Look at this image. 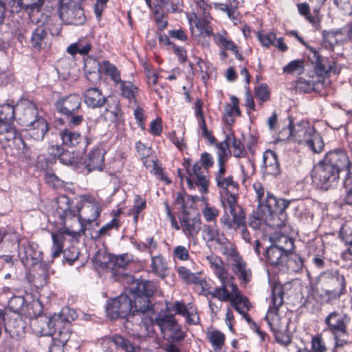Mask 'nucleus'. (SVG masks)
Segmentation results:
<instances>
[{"label":"nucleus","mask_w":352,"mask_h":352,"mask_svg":"<svg viewBox=\"0 0 352 352\" xmlns=\"http://www.w3.org/2000/svg\"><path fill=\"white\" fill-rule=\"evenodd\" d=\"M54 214L60 221H65L76 227L84 228L85 232V223H90L94 221L101 212V203L91 196L85 197V202L81 207L74 204L66 195L58 196L52 204Z\"/></svg>","instance_id":"f257e3e1"},{"label":"nucleus","mask_w":352,"mask_h":352,"mask_svg":"<svg viewBox=\"0 0 352 352\" xmlns=\"http://www.w3.org/2000/svg\"><path fill=\"white\" fill-rule=\"evenodd\" d=\"M126 284V292L132 298L133 313L150 312L153 307L150 298L156 291L155 284L150 280L137 279L133 276L126 275L123 280Z\"/></svg>","instance_id":"f03ea898"},{"label":"nucleus","mask_w":352,"mask_h":352,"mask_svg":"<svg viewBox=\"0 0 352 352\" xmlns=\"http://www.w3.org/2000/svg\"><path fill=\"white\" fill-rule=\"evenodd\" d=\"M285 131L289 133L290 140L305 144L314 153H320L323 150L324 142L321 135L309 122L301 121L292 125L290 121Z\"/></svg>","instance_id":"7ed1b4c3"},{"label":"nucleus","mask_w":352,"mask_h":352,"mask_svg":"<svg viewBox=\"0 0 352 352\" xmlns=\"http://www.w3.org/2000/svg\"><path fill=\"white\" fill-rule=\"evenodd\" d=\"M316 281L324 293L322 296L327 303L338 300L346 292V279L338 270L324 271L318 275Z\"/></svg>","instance_id":"20e7f679"},{"label":"nucleus","mask_w":352,"mask_h":352,"mask_svg":"<svg viewBox=\"0 0 352 352\" xmlns=\"http://www.w3.org/2000/svg\"><path fill=\"white\" fill-rule=\"evenodd\" d=\"M60 223L63 225V227L59 228L56 232L52 233V256L53 258L58 257L62 252L64 254V257L70 264H72L78 258V254L72 257L68 256L69 250H63V243L65 241V235L67 234L71 236L72 239H78L82 234H84V228L81 227V229L78 230L74 228V225L70 223H67L65 221H60Z\"/></svg>","instance_id":"39448f33"},{"label":"nucleus","mask_w":352,"mask_h":352,"mask_svg":"<svg viewBox=\"0 0 352 352\" xmlns=\"http://www.w3.org/2000/svg\"><path fill=\"white\" fill-rule=\"evenodd\" d=\"M285 292L281 285H276L272 287L271 294V302L265 320L272 331L288 328L289 320L286 318H280L278 314L279 308L283 305Z\"/></svg>","instance_id":"423d86ee"},{"label":"nucleus","mask_w":352,"mask_h":352,"mask_svg":"<svg viewBox=\"0 0 352 352\" xmlns=\"http://www.w3.org/2000/svg\"><path fill=\"white\" fill-rule=\"evenodd\" d=\"M349 318L346 315H341L337 311L331 312L324 320L327 329L333 336L335 347H342L348 343L347 324Z\"/></svg>","instance_id":"0eeeda50"},{"label":"nucleus","mask_w":352,"mask_h":352,"mask_svg":"<svg viewBox=\"0 0 352 352\" xmlns=\"http://www.w3.org/2000/svg\"><path fill=\"white\" fill-rule=\"evenodd\" d=\"M312 179L318 188L328 190L337 186L340 173L321 161L313 170Z\"/></svg>","instance_id":"6e6552de"},{"label":"nucleus","mask_w":352,"mask_h":352,"mask_svg":"<svg viewBox=\"0 0 352 352\" xmlns=\"http://www.w3.org/2000/svg\"><path fill=\"white\" fill-rule=\"evenodd\" d=\"M155 322L152 316L144 313H132L126 320V327L139 338L152 336L155 333Z\"/></svg>","instance_id":"1a4fd4ad"},{"label":"nucleus","mask_w":352,"mask_h":352,"mask_svg":"<svg viewBox=\"0 0 352 352\" xmlns=\"http://www.w3.org/2000/svg\"><path fill=\"white\" fill-rule=\"evenodd\" d=\"M308 49L309 50V58L314 65L315 72L318 76L325 78L331 74L337 75L340 73V68L337 66L332 58L324 57L320 52L314 47H308Z\"/></svg>","instance_id":"9d476101"},{"label":"nucleus","mask_w":352,"mask_h":352,"mask_svg":"<svg viewBox=\"0 0 352 352\" xmlns=\"http://www.w3.org/2000/svg\"><path fill=\"white\" fill-rule=\"evenodd\" d=\"M164 338L168 336L175 342H180L186 336L173 314H159L155 319Z\"/></svg>","instance_id":"9b49d317"},{"label":"nucleus","mask_w":352,"mask_h":352,"mask_svg":"<svg viewBox=\"0 0 352 352\" xmlns=\"http://www.w3.org/2000/svg\"><path fill=\"white\" fill-rule=\"evenodd\" d=\"M132 310V298L126 293L120 294L116 298L107 300L106 312L107 316L112 319L118 317H129Z\"/></svg>","instance_id":"f8f14e48"},{"label":"nucleus","mask_w":352,"mask_h":352,"mask_svg":"<svg viewBox=\"0 0 352 352\" xmlns=\"http://www.w3.org/2000/svg\"><path fill=\"white\" fill-rule=\"evenodd\" d=\"M225 295L227 296L226 300H221V302H230L231 307L250 323L252 320L247 313L250 309V302L247 297L242 295L237 285L232 284V289L230 291L227 289Z\"/></svg>","instance_id":"ddd939ff"},{"label":"nucleus","mask_w":352,"mask_h":352,"mask_svg":"<svg viewBox=\"0 0 352 352\" xmlns=\"http://www.w3.org/2000/svg\"><path fill=\"white\" fill-rule=\"evenodd\" d=\"M276 204L274 208H265L260 214L271 226L280 228L285 227L287 223V215L285 210L288 207L289 201L279 199Z\"/></svg>","instance_id":"4468645a"},{"label":"nucleus","mask_w":352,"mask_h":352,"mask_svg":"<svg viewBox=\"0 0 352 352\" xmlns=\"http://www.w3.org/2000/svg\"><path fill=\"white\" fill-rule=\"evenodd\" d=\"M87 74L94 75L98 78L99 73L102 70L106 75L110 76L111 79L118 85L121 82L120 73L117 67L107 60H103L101 63L96 60H87L85 64Z\"/></svg>","instance_id":"2eb2a0df"},{"label":"nucleus","mask_w":352,"mask_h":352,"mask_svg":"<svg viewBox=\"0 0 352 352\" xmlns=\"http://www.w3.org/2000/svg\"><path fill=\"white\" fill-rule=\"evenodd\" d=\"M43 253L38 246L27 240H20L18 244V256L25 267H32L43 259Z\"/></svg>","instance_id":"dca6fc26"},{"label":"nucleus","mask_w":352,"mask_h":352,"mask_svg":"<svg viewBox=\"0 0 352 352\" xmlns=\"http://www.w3.org/2000/svg\"><path fill=\"white\" fill-rule=\"evenodd\" d=\"M58 14L61 20L69 25H81L86 20L83 9L72 1L63 3L59 8Z\"/></svg>","instance_id":"f3484780"},{"label":"nucleus","mask_w":352,"mask_h":352,"mask_svg":"<svg viewBox=\"0 0 352 352\" xmlns=\"http://www.w3.org/2000/svg\"><path fill=\"white\" fill-rule=\"evenodd\" d=\"M229 256L232 261V270L244 284L249 283L252 278V272L247 267L246 263L239 255L235 248L230 249Z\"/></svg>","instance_id":"a211bd4d"},{"label":"nucleus","mask_w":352,"mask_h":352,"mask_svg":"<svg viewBox=\"0 0 352 352\" xmlns=\"http://www.w3.org/2000/svg\"><path fill=\"white\" fill-rule=\"evenodd\" d=\"M245 219L243 209H238L236 212H224L219 221L224 230L236 231L245 226Z\"/></svg>","instance_id":"6ab92c4d"},{"label":"nucleus","mask_w":352,"mask_h":352,"mask_svg":"<svg viewBox=\"0 0 352 352\" xmlns=\"http://www.w3.org/2000/svg\"><path fill=\"white\" fill-rule=\"evenodd\" d=\"M16 115L22 126L32 124L34 118L38 116V109L36 105L30 100H24L15 107Z\"/></svg>","instance_id":"aec40b11"},{"label":"nucleus","mask_w":352,"mask_h":352,"mask_svg":"<svg viewBox=\"0 0 352 352\" xmlns=\"http://www.w3.org/2000/svg\"><path fill=\"white\" fill-rule=\"evenodd\" d=\"M180 226L185 236L195 239L201 230V220L199 214L184 213L180 220Z\"/></svg>","instance_id":"412c9836"},{"label":"nucleus","mask_w":352,"mask_h":352,"mask_svg":"<svg viewBox=\"0 0 352 352\" xmlns=\"http://www.w3.org/2000/svg\"><path fill=\"white\" fill-rule=\"evenodd\" d=\"M55 106L61 114L78 113L81 107V98L77 94H70L58 99Z\"/></svg>","instance_id":"4be33fe9"},{"label":"nucleus","mask_w":352,"mask_h":352,"mask_svg":"<svg viewBox=\"0 0 352 352\" xmlns=\"http://www.w3.org/2000/svg\"><path fill=\"white\" fill-rule=\"evenodd\" d=\"M322 162L330 167L335 168L339 173H340L342 169L347 170L349 163L348 155L342 149L337 148L329 151Z\"/></svg>","instance_id":"5701e85b"},{"label":"nucleus","mask_w":352,"mask_h":352,"mask_svg":"<svg viewBox=\"0 0 352 352\" xmlns=\"http://www.w3.org/2000/svg\"><path fill=\"white\" fill-rule=\"evenodd\" d=\"M253 188L256 195L258 201V214L264 211L265 208L275 207L277 201L279 200L272 193L266 192L261 183L256 182L253 184Z\"/></svg>","instance_id":"b1692460"},{"label":"nucleus","mask_w":352,"mask_h":352,"mask_svg":"<svg viewBox=\"0 0 352 352\" xmlns=\"http://www.w3.org/2000/svg\"><path fill=\"white\" fill-rule=\"evenodd\" d=\"M104 150L101 148H96L91 150L84 161V165L87 171H101L104 168Z\"/></svg>","instance_id":"393cba45"},{"label":"nucleus","mask_w":352,"mask_h":352,"mask_svg":"<svg viewBox=\"0 0 352 352\" xmlns=\"http://www.w3.org/2000/svg\"><path fill=\"white\" fill-rule=\"evenodd\" d=\"M21 314L10 316L6 321V329L10 336L15 339H20L25 335L26 322L22 319Z\"/></svg>","instance_id":"a878e982"},{"label":"nucleus","mask_w":352,"mask_h":352,"mask_svg":"<svg viewBox=\"0 0 352 352\" xmlns=\"http://www.w3.org/2000/svg\"><path fill=\"white\" fill-rule=\"evenodd\" d=\"M262 170L263 174L274 177L280 173V165L274 151L267 150L263 153Z\"/></svg>","instance_id":"bb28decb"},{"label":"nucleus","mask_w":352,"mask_h":352,"mask_svg":"<svg viewBox=\"0 0 352 352\" xmlns=\"http://www.w3.org/2000/svg\"><path fill=\"white\" fill-rule=\"evenodd\" d=\"M194 285L201 287V294L205 296H210L211 298H217L219 300H226L227 296L224 295L227 293V289L224 286L216 287L214 289L205 279H201L199 276Z\"/></svg>","instance_id":"cd10ccee"},{"label":"nucleus","mask_w":352,"mask_h":352,"mask_svg":"<svg viewBox=\"0 0 352 352\" xmlns=\"http://www.w3.org/2000/svg\"><path fill=\"white\" fill-rule=\"evenodd\" d=\"M84 102L92 109L102 107L107 101L102 91L96 87L87 89L83 94Z\"/></svg>","instance_id":"c85d7f7f"},{"label":"nucleus","mask_w":352,"mask_h":352,"mask_svg":"<svg viewBox=\"0 0 352 352\" xmlns=\"http://www.w3.org/2000/svg\"><path fill=\"white\" fill-rule=\"evenodd\" d=\"M112 344L126 352H139L140 350L138 345L120 335H114L110 338L104 340L102 343L104 348L105 345H111Z\"/></svg>","instance_id":"c756f323"},{"label":"nucleus","mask_w":352,"mask_h":352,"mask_svg":"<svg viewBox=\"0 0 352 352\" xmlns=\"http://www.w3.org/2000/svg\"><path fill=\"white\" fill-rule=\"evenodd\" d=\"M0 135H4V139L8 141L13 140L14 143L18 146V149L22 152L24 151L25 143L12 123L4 124L0 126Z\"/></svg>","instance_id":"7c9ffc66"},{"label":"nucleus","mask_w":352,"mask_h":352,"mask_svg":"<svg viewBox=\"0 0 352 352\" xmlns=\"http://www.w3.org/2000/svg\"><path fill=\"white\" fill-rule=\"evenodd\" d=\"M25 126L28 127L31 136L36 140H42L49 130L46 120L38 116L34 118L32 124Z\"/></svg>","instance_id":"2f4dec72"},{"label":"nucleus","mask_w":352,"mask_h":352,"mask_svg":"<svg viewBox=\"0 0 352 352\" xmlns=\"http://www.w3.org/2000/svg\"><path fill=\"white\" fill-rule=\"evenodd\" d=\"M43 305L38 299H32L30 302H26L22 309L21 315L32 320H36L43 314Z\"/></svg>","instance_id":"473e14b6"},{"label":"nucleus","mask_w":352,"mask_h":352,"mask_svg":"<svg viewBox=\"0 0 352 352\" xmlns=\"http://www.w3.org/2000/svg\"><path fill=\"white\" fill-rule=\"evenodd\" d=\"M265 254L267 261L270 265H278L283 263L287 258V252L283 250L282 248L272 244L270 247L266 248Z\"/></svg>","instance_id":"72a5a7b5"},{"label":"nucleus","mask_w":352,"mask_h":352,"mask_svg":"<svg viewBox=\"0 0 352 352\" xmlns=\"http://www.w3.org/2000/svg\"><path fill=\"white\" fill-rule=\"evenodd\" d=\"M70 311L69 309L65 308L63 309L62 311L58 315H54L52 317H49V328L52 329V335L50 336H54L57 334L58 331L63 327V325H69L70 324V320L69 318L66 317V314Z\"/></svg>","instance_id":"f704fd0d"},{"label":"nucleus","mask_w":352,"mask_h":352,"mask_svg":"<svg viewBox=\"0 0 352 352\" xmlns=\"http://www.w3.org/2000/svg\"><path fill=\"white\" fill-rule=\"evenodd\" d=\"M63 145L67 147H76L83 141L82 135L69 129H64L59 133Z\"/></svg>","instance_id":"c9c22d12"},{"label":"nucleus","mask_w":352,"mask_h":352,"mask_svg":"<svg viewBox=\"0 0 352 352\" xmlns=\"http://www.w3.org/2000/svg\"><path fill=\"white\" fill-rule=\"evenodd\" d=\"M221 198V204L224 212H236L238 209H243L237 203L238 193L236 191L226 192Z\"/></svg>","instance_id":"e433bc0d"},{"label":"nucleus","mask_w":352,"mask_h":352,"mask_svg":"<svg viewBox=\"0 0 352 352\" xmlns=\"http://www.w3.org/2000/svg\"><path fill=\"white\" fill-rule=\"evenodd\" d=\"M210 19L208 13H203L202 18H197L194 21L195 28L198 32V35L205 34L207 36L213 35V29L210 25Z\"/></svg>","instance_id":"4c0bfd02"},{"label":"nucleus","mask_w":352,"mask_h":352,"mask_svg":"<svg viewBox=\"0 0 352 352\" xmlns=\"http://www.w3.org/2000/svg\"><path fill=\"white\" fill-rule=\"evenodd\" d=\"M186 180L190 189H194L195 186H197L199 187V190L201 193L205 194L208 192V181L205 175L186 177Z\"/></svg>","instance_id":"58836bf2"},{"label":"nucleus","mask_w":352,"mask_h":352,"mask_svg":"<svg viewBox=\"0 0 352 352\" xmlns=\"http://www.w3.org/2000/svg\"><path fill=\"white\" fill-rule=\"evenodd\" d=\"M49 317L46 315H42L36 320H32L31 325L34 330L42 336H50L52 335V329L49 328Z\"/></svg>","instance_id":"ea45409f"},{"label":"nucleus","mask_w":352,"mask_h":352,"mask_svg":"<svg viewBox=\"0 0 352 352\" xmlns=\"http://www.w3.org/2000/svg\"><path fill=\"white\" fill-rule=\"evenodd\" d=\"M230 100L232 104H227L225 107L226 120L229 124H231L234 122L233 118L234 116H241L239 99L235 96H232Z\"/></svg>","instance_id":"a19ab883"},{"label":"nucleus","mask_w":352,"mask_h":352,"mask_svg":"<svg viewBox=\"0 0 352 352\" xmlns=\"http://www.w3.org/2000/svg\"><path fill=\"white\" fill-rule=\"evenodd\" d=\"M16 115V109L11 104L0 106V126L4 124H11Z\"/></svg>","instance_id":"79ce46f5"},{"label":"nucleus","mask_w":352,"mask_h":352,"mask_svg":"<svg viewBox=\"0 0 352 352\" xmlns=\"http://www.w3.org/2000/svg\"><path fill=\"white\" fill-rule=\"evenodd\" d=\"M215 182L218 188L223 189L225 193L238 191L239 184L234 181L232 175L221 177L219 179H216Z\"/></svg>","instance_id":"37998d69"},{"label":"nucleus","mask_w":352,"mask_h":352,"mask_svg":"<svg viewBox=\"0 0 352 352\" xmlns=\"http://www.w3.org/2000/svg\"><path fill=\"white\" fill-rule=\"evenodd\" d=\"M47 34V32L43 27L36 28L32 34L30 39L32 46L37 50H41Z\"/></svg>","instance_id":"c03bdc74"},{"label":"nucleus","mask_w":352,"mask_h":352,"mask_svg":"<svg viewBox=\"0 0 352 352\" xmlns=\"http://www.w3.org/2000/svg\"><path fill=\"white\" fill-rule=\"evenodd\" d=\"M272 244L278 248H282V250L288 253V249H292L293 247V241L292 239L283 234L276 233L270 238Z\"/></svg>","instance_id":"a18cd8bd"},{"label":"nucleus","mask_w":352,"mask_h":352,"mask_svg":"<svg viewBox=\"0 0 352 352\" xmlns=\"http://www.w3.org/2000/svg\"><path fill=\"white\" fill-rule=\"evenodd\" d=\"M151 267L155 274L162 277L166 275L168 270L167 263L161 256L152 258Z\"/></svg>","instance_id":"49530a36"},{"label":"nucleus","mask_w":352,"mask_h":352,"mask_svg":"<svg viewBox=\"0 0 352 352\" xmlns=\"http://www.w3.org/2000/svg\"><path fill=\"white\" fill-rule=\"evenodd\" d=\"M214 275L219 278L221 282V286H224V288L229 289H232V284H235L232 280L233 276L228 277V272L226 268L225 265L213 272Z\"/></svg>","instance_id":"de8ad7c7"},{"label":"nucleus","mask_w":352,"mask_h":352,"mask_svg":"<svg viewBox=\"0 0 352 352\" xmlns=\"http://www.w3.org/2000/svg\"><path fill=\"white\" fill-rule=\"evenodd\" d=\"M51 150L52 154L54 157H58L62 164L68 165L74 162V159L71 156V153L68 151H65L61 146H52Z\"/></svg>","instance_id":"09e8293b"},{"label":"nucleus","mask_w":352,"mask_h":352,"mask_svg":"<svg viewBox=\"0 0 352 352\" xmlns=\"http://www.w3.org/2000/svg\"><path fill=\"white\" fill-rule=\"evenodd\" d=\"M287 268L294 272H299L303 267L302 258L296 254H287V258L285 260Z\"/></svg>","instance_id":"8fccbe9b"},{"label":"nucleus","mask_w":352,"mask_h":352,"mask_svg":"<svg viewBox=\"0 0 352 352\" xmlns=\"http://www.w3.org/2000/svg\"><path fill=\"white\" fill-rule=\"evenodd\" d=\"M207 337L215 351L222 348L226 339L225 335L222 332L217 330L212 331L208 333Z\"/></svg>","instance_id":"3c124183"},{"label":"nucleus","mask_w":352,"mask_h":352,"mask_svg":"<svg viewBox=\"0 0 352 352\" xmlns=\"http://www.w3.org/2000/svg\"><path fill=\"white\" fill-rule=\"evenodd\" d=\"M50 266L46 263H40L34 276L35 283L40 286L46 285L49 278Z\"/></svg>","instance_id":"603ef678"},{"label":"nucleus","mask_w":352,"mask_h":352,"mask_svg":"<svg viewBox=\"0 0 352 352\" xmlns=\"http://www.w3.org/2000/svg\"><path fill=\"white\" fill-rule=\"evenodd\" d=\"M340 236L346 245H350L349 254L352 256V221L346 223L340 230Z\"/></svg>","instance_id":"864d4df0"},{"label":"nucleus","mask_w":352,"mask_h":352,"mask_svg":"<svg viewBox=\"0 0 352 352\" xmlns=\"http://www.w3.org/2000/svg\"><path fill=\"white\" fill-rule=\"evenodd\" d=\"M177 272L179 276L186 283V284H194L196 283L197 279L199 277L198 273H192L190 270L184 266H179L177 267Z\"/></svg>","instance_id":"5fc2aeb1"},{"label":"nucleus","mask_w":352,"mask_h":352,"mask_svg":"<svg viewBox=\"0 0 352 352\" xmlns=\"http://www.w3.org/2000/svg\"><path fill=\"white\" fill-rule=\"evenodd\" d=\"M25 302V298L22 296H13L8 302V307L14 313V315H21Z\"/></svg>","instance_id":"6e6d98bb"},{"label":"nucleus","mask_w":352,"mask_h":352,"mask_svg":"<svg viewBox=\"0 0 352 352\" xmlns=\"http://www.w3.org/2000/svg\"><path fill=\"white\" fill-rule=\"evenodd\" d=\"M304 71V61L302 60H294L283 67V72L288 74H300Z\"/></svg>","instance_id":"4d7b16f0"},{"label":"nucleus","mask_w":352,"mask_h":352,"mask_svg":"<svg viewBox=\"0 0 352 352\" xmlns=\"http://www.w3.org/2000/svg\"><path fill=\"white\" fill-rule=\"evenodd\" d=\"M118 85H120L122 96L128 99H131L135 97V91L137 88L131 82L121 80V82H119Z\"/></svg>","instance_id":"13d9d810"},{"label":"nucleus","mask_w":352,"mask_h":352,"mask_svg":"<svg viewBox=\"0 0 352 352\" xmlns=\"http://www.w3.org/2000/svg\"><path fill=\"white\" fill-rule=\"evenodd\" d=\"M272 332L277 342L285 346L288 345L291 342L292 339L289 333L288 328L280 329Z\"/></svg>","instance_id":"bf43d9fd"},{"label":"nucleus","mask_w":352,"mask_h":352,"mask_svg":"<svg viewBox=\"0 0 352 352\" xmlns=\"http://www.w3.org/2000/svg\"><path fill=\"white\" fill-rule=\"evenodd\" d=\"M299 14L305 17L311 23L316 24L318 21V16L310 14V8L307 3H300L297 5Z\"/></svg>","instance_id":"052dcab7"},{"label":"nucleus","mask_w":352,"mask_h":352,"mask_svg":"<svg viewBox=\"0 0 352 352\" xmlns=\"http://www.w3.org/2000/svg\"><path fill=\"white\" fill-rule=\"evenodd\" d=\"M173 257L174 260L186 261L189 260L190 254L188 248L184 245H177L173 250Z\"/></svg>","instance_id":"680f3d73"},{"label":"nucleus","mask_w":352,"mask_h":352,"mask_svg":"<svg viewBox=\"0 0 352 352\" xmlns=\"http://www.w3.org/2000/svg\"><path fill=\"white\" fill-rule=\"evenodd\" d=\"M337 33L333 32H324L322 41V45L327 49L332 50L335 45L338 43L336 38Z\"/></svg>","instance_id":"e2e57ef3"},{"label":"nucleus","mask_w":352,"mask_h":352,"mask_svg":"<svg viewBox=\"0 0 352 352\" xmlns=\"http://www.w3.org/2000/svg\"><path fill=\"white\" fill-rule=\"evenodd\" d=\"M276 34L274 32H258L257 38L261 42V45L264 47H269L273 45L276 41Z\"/></svg>","instance_id":"0e129e2a"},{"label":"nucleus","mask_w":352,"mask_h":352,"mask_svg":"<svg viewBox=\"0 0 352 352\" xmlns=\"http://www.w3.org/2000/svg\"><path fill=\"white\" fill-rule=\"evenodd\" d=\"M219 230L215 226L204 225L203 228L204 239L208 242L214 241L219 235Z\"/></svg>","instance_id":"69168bd1"},{"label":"nucleus","mask_w":352,"mask_h":352,"mask_svg":"<svg viewBox=\"0 0 352 352\" xmlns=\"http://www.w3.org/2000/svg\"><path fill=\"white\" fill-rule=\"evenodd\" d=\"M0 6L9 8L12 12L18 13L22 10L23 0H0Z\"/></svg>","instance_id":"338daca9"},{"label":"nucleus","mask_w":352,"mask_h":352,"mask_svg":"<svg viewBox=\"0 0 352 352\" xmlns=\"http://www.w3.org/2000/svg\"><path fill=\"white\" fill-rule=\"evenodd\" d=\"M255 96L261 102L270 100V92L266 84H263L255 89Z\"/></svg>","instance_id":"774afa93"}]
</instances>
